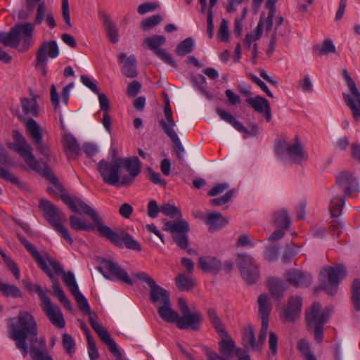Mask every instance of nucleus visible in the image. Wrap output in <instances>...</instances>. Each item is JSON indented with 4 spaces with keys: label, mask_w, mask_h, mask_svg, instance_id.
<instances>
[{
    "label": "nucleus",
    "mask_w": 360,
    "mask_h": 360,
    "mask_svg": "<svg viewBox=\"0 0 360 360\" xmlns=\"http://www.w3.org/2000/svg\"><path fill=\"white\" fill-rule=\"evenodd\" d=\"M9 337L12 340L27 339L30 346H39L37 338V324L32 314L26 311H20L18 316L12 317L7 321Z\"/></svg>",
    "instance_id": "obj_2"
},
{
    "label": "nucleus",
    "mask_w": 360,
    "mask_h": 360,
    "mask_svg": "<svg viewBox=\"0 0 360 360\" xmlns=\"http://www.w3.org/2000/svg\"><path fill=\"white\" fill-rule=\"evenodd\" d=\"M97 169L105 184L128 186L141 173V166L137 157L118 158L112 159L110 162L101 160L98 163Z\"/></svg>",
    "instance_id": "obj_1"
},
{
    "label": "nucleus",
    "mask_w": 360,
    "mask_h": 360,
    "mask_svg": "<svg viewBox=\"0 0 360 360\" xmlns=\"http://www.w3.org/2000/svg\"><path fill=\"white\" fill-rule=\"evenodd\" d=\"M342 77L346 81L350 92L349 94L343 93L344 100L351 110L353 117L357 120L360 118V91L347 70H343Z\"/></svg>",
    "instance_id": "obj_13"
},
{
    "label": "nucleus",
    "mask_w": 360,
    "mask_h": 360,
    "mask_svg": "<svg viewBox=\"0 0 360 360\" xmlns=\"http://www.w3.org/2000/svg\"><path fill=\"white\" fill-rule=\"evenodd\" d=\"M72 294L75 297L79 309L86 314H92L86 298L80 292L79 290Z\"/></svg>",
    "instance_id": "obj_47"
},
{
    "label": "nucleus",
    "mask_w": 360,
    "mask_h": 360,
    "mask_svg": "<svg viewBox=\"0 0 360 360\" xmlns=\"http://www.w3.org/2000/svg\"><path fill=\"white\" fill-rule=\"evenodd\" d=\"M37 98L36 96L33 95L30 99L27 98H22L20 99L22 110L25 115H31L36 117L39 116Z\"/></svg>",
    "instance_id": "obj_35"
},
{
    "label": "nucleus",
    "mask_w": 360,
    "mask_h": 360,
    "mask_svg": "<svg viewBox=\"0 0 360 360\" xmlns=\"http://www.w3.org/2000/svg\"><path fill=\"white\" fill-rule=\"evenodd\" d=\"M236 265L247 283L254 284L259 280L260 274L258 266L251 255L246 253L239 254L236 259Z\"/></svg>",
    "instance_id": "obj_12"
},
{
    "label": "nucleus",
    "mask_w": 360,
    "mask_h": 360,
    "mask_svg": "<svg viewBox=\"0 0 360 360\" xmlns=\"http://www.w3.org/2000/svg\"><path fill=\"white\" fill-rule=\"evenodd\" d=\"M27 134L32 140L37 150L43 155L47 161L52 158L49 146L44 141L45 130L32 118H29L25 123Z\"/></svg>",
    "instance_id": "obj_9"
},
{
    "label": "nucleus",
    "mask_w": 360,
    "mask_h": 360,
    "mask_svg": "<svg viewBox=\"0 0 360 360\" xmlns=\"http://www.w3.org/2000/svg\"><path fill=\"white\" fill-rule=\"evenodd\" d=\"M166 39L163 35H154L146 37L144 39V44L156 54L157 51H161L160 46L165 44Z\"/></svg>",
    "instance_id": "obj_43"
},
{
    "label": "nucleus",
    "mask_w": 360,
    "mask_h": 360,
    "mask_svg": "<svg viewBox=\"0 0 360 360\" xmlns=\"http://www.w3.org/2000/svg\"><path fill=\"white\" fill-rule=\"evenodd\" d=\"M98 233L101 236L106 238L117 247L122 248L124 245L130 250L136 251H141V250L139 242L134 240L130 234L123 231L117 233L103 224L99 229Z\"/></svg>",
    "instance_id": "obj_11"
},
{
    "label": "nucleus",
    "mask_w": 360,
    "mask_h": 360,
    "mask_svg": "<svg viewBox=\"0 0 360 360\" xmlns=\"http://www.w3.org/2000/svg\"><path fill=\"white\" fill-rule=\"evenodd\" d=\"M160 212L171 218H179L181 217V212L179 208L169 203H165L161 205Z\"/></svg>",
    "instance_id": "obj_51"
},
{
    "label": "nucleus",
    "mask_w": 360,
    "mask_h": 360,
    "mask_svg": "<svg viewBox=\"0 0 360 360\" xmlns=\"http://www.w3.org/2000/svg\"><path fill=\"white\" fill-rule=\"evenodd\" d=\"M259 314L261 318V325L262 335L265 330H268L269 328V316L271 313L272 307L267 295L263 293L258 297Z\"/></svg>",
    "instance_id": "obj_24"
},
{
    "label": "nucleus",
    "mask_w": 360,
    "mask_h": 360,
    "mask_svg": "<svg viewBox=\"0 0 360 360\" xmlns=\"http://www.w3.org/2000/svg\"><path fill=\"white\" fill-rule=\"evenodd\" d=\"M163 62L168 64L169 65L176 68V64L172 57L171 54L167 53L164 49L161 51H157L156 54Z\"/></svg>",
    "instance_id": "obj_64"
},
{
    "label": "nucleus",
    "mask_w": 360,
    "mask_h": 360,
    "mask_svg": "<svg viewBox=\"0 0 360 360\" xmlns=\"http://www.w3.org/2000/svg\"><path fill=\"white\" fill-rule=\"evenodd\" d=\"M41 307L53 325L59 328H64L65 320L61 309L58 305L53 304L51 301L49 300L45 304H41Z\"/></svg>",
    "instance_id": "obj_21"
},
{
    "label": "nucleus",
    "mask_w": 360,
    "mask_h": 360,
    "mask_svg": "<svg viewBox=\"0 0 360 360\" xmlns=\"http://www.w3.org/2000/svg\"><path fill=\"white\" fill-rule=\"evenodd\" d=\"M6 297H20L22 295L20 290L14 285L3 283L0 289Z\"/></svg>",
    "instance_id": "obj_53"
},
{
    "label": "nucleus",
    "mask_w": 360,
    "mask_h": 360,
    "mask_svg": "<svg viewBox=\"0 0 360 360\" xmlns=\"http://www.w3.org/2000/svg\"><path fill=\"white\" fill-rule=\"evenodd\" d=\"M200 268L207 272L217 274L221 269V262L215 257H201L199 258Z\"/></svg>",
    "instance_id": "obj_31"
},
{
    "label": "nucleus",
    "mask_w": 360,
    "mask_h": 360,
    "mask_svg": "<svg viewBox=\"0 0 360 360\" xmlns=\"http://www.w3.org/2000/svg\"><path fill=\"white\" fill-rule=\"evenodd\" d=\"M218 37L222 41H227L229 37V28L227 22L225 19H222L220 23Z\"/></svg>",
    "instance_id": "obj_63"
},
{
    "label": "nucleus",
    "mask_w": 360,
    "mask_h": 360,
    "mask_svg": "<svg viewBox=\"0 0 360 360\" xmlns=\"http://www.w3.org/2000/svg\"><path fill=\"white\" fill-rule=\"evenodd\" d=\"M182 316H179L177 320L176 326L180 329L191 328L193 330L199 329V325L202 323L203 317L202 314L195 310L181 314Z\"/></svg>",
    "instance_id": "obj_19"
},
{
    "label": "nucleus",
    "mask_w": 360,
    "mask_h": 360,
    "mask_svg": "<svg viewBox=\"0 0 360 360\" xmlns=\"http://www.w3.org/2000/svg\"><path fill=\"white\" fill-rule=\"evenodd\" d=\"M0 178L9 181L20 188L23 186L22 184L18 180V179L9 170L6 169L0 166Z\"/></svg>",
    "instance_id": "obj_55"
},
{
    "label": "nucleus",
    "mask_w": 360,
    "mask_h": 360,
    "mask_svg": "<svg viewBox=\"0 0 360 360\" xmlns=\"http://www.w3.org/2000/svg\"><path fill=\"white\" fill-rule=\"evenodd\" d=\"M162 20V18L160 15H154L142 21L141 27L143 30H146L157 25Z\"/></svg>",
    "instance_id": "obj_59"
},
{
    "label": "nucleus",
    "mask_w": 360,
    "mask_h": 360,
    "mask_svg": "<svg viewBox=\"0 0 360 360\" xmlns=\"http://www.w3.org/2000/svg\"><path fill=\"white\" fill-rule=\"evenodd\" d=\"M70 226L76 231L83 230L87 231H94V228L96 227L95 224L92 225L90 223H87L75 214L70 216Z\"/></svg>",
    "instance_id": "obj_41"
},
{
    "label": "nucleus",
    "mask_w": 360,
    "mask_h": 360,
    "mask_svg": "<svg viewBox=\"0 0 360 360\" xmlns=\"http://www.w3.org/2000/svg\"><path fill=\"white\" fill-rule=\"evenodd\" d=\"M207 316L211 324L218 335L219 336H226L227 331L224 323H222L221 319L218 316L216 311L212 308L209 309L207 310Z\"/></svg>",
    "instance_id": "obj_38"
},
{
    "label": "nucleus",
    "mask_w": 360,
    "mask_h": 360,
    "mask_svg": "<svg viewBox=\"0 0 360 360\" xmlns=\"http://www.w3.org/2000/svg\"><path fill=\"white\" fill-rule=\"evenodd\" d=\"M30 353L33 360H53L46 351V344L44 340L39 342V346L32 345L30 348Z\"/></svg>",
    "instance_id": "obj_33"
},
{
    "label": "nucleus",
    "mask_w": 360,
    "mask_h": 360,
    "mask_svg": "<svg viewBox=\"0 0 360 360\" xmlns=\"http://www.w3.org/2000/svg\"><path fill=\"white\" fill-rule=\"evenodd\" d=\"M39 207L44 212V218L51 227L69 244H72L73 239L69 233L68 229L63 225L67 221L65 214L54 204L47 200H41Z\"/></svg>",
    "instance_id": "obj_5"
},
{
    "label": "nucleus",
    "mask_w": 360,
    "mask_h": 360,
    "mask_svg": "<svg viewBox=\"0 0 360 360\" xmlns=\"http://www.w3.org/2000/svg\"><path fill=\"white\" fill-rule=\"evenodd\" d=\"M63 280L71 293L79 290L75 276L71 271L64 272L63 274Z\"/></svg>",
    "instance_id": "obj_52"
},
{
    "label": "nucleus",
    "mask_w": 360,
    "mask_h": 360,
    "mask_svg": "<svg viewBox=\"0 0 360 360\" xmlns=\"http://www.w3.org/2000/svg\"><path fill=\"white\" fill-rule=\"evenodd\" d=\"M347 275V270L342 264L335 266H327L323 267L319 274V288L326 292L328 295L336 293L340 280Z\"/></svg>",
    "instance_id": "obj_8"
},
{
    "label": "nucleus",
    "mask_w": 360,
    "mask_h": 360,
    "mask_svg": "<svg viewBox=\"0 0 360 360\" xmlns=\"http://www.w3.org/2000/svg\"><path fill=\"white\" fill-rule=\"evenodd\" d=\"M176 245L181 249H186L188 245L187 233H177L172 235Z\"/></svg>",
    "instance_id": "obj_58"
},
{
    "label": "nucleus",
    "mask_w": 360,
    "mask_h": 360,
    "mask_svg": "<svg viewBox=\"0 0 360 360\" xmlns=\"http://www.w3.org/2000/svg\"><path fill=\"white\" fill-rule=\"evenodd\" d=\"M103 22L110 41L113 44L117 43L118 41V32L115 24L106 15H103Z\"/></svg>",
    "instance_id": "obj_44"
},
{
    "label": "nucleus",
    "mask_w": 360,
    "mask_h": 360,
    "mask_svg": "<svg viewBox=\"0 0 360 360\" xmlns=\"http://www.w3.org/2000/svg\"><path fill=\"white\" fill-rule=\"evenodd\" d=\"M165 231H169L172 234L177 233H188L190 230L188 223L184 219L174 221H167L163 226Z\"/></svg>",
    "instance_id": "obj_37"
},
{
    "label": "nucleus",
    "mask_w": 360,
    "mask_h": 360,
    "mask_svg": "<svg viewBox=\"0 0 360 360\" xmlns=\"http://www.w3.org/2000/svg\"><path fill=\"white\" fill-rule=\"evenodd\" d=\"M275 225L279 229H288L290 225V220L288 212L285 210L275 212L274 215Z\"/></svg>",
    "instance_id": "obj_46"
},
{
    "label": "nucleus",
    "mask_w": 360,
    "mask_h": 360,
    "mask_svg": "<svg viewBox=\"0 0 360 360\" xmlns=\"http://www.w3.org/2000/svg\"><path fill=\"white\" fill-rule=\"evenodd\" d=\"M193 39L191 37L186 38L177 45L176 53L180 56H184L193 51Z\"/></svg>",
    "instance_id": "obj_45"
},
{
    "label": "nucleus",
    "mask_w": 360,
    "mask_h": 360,
    "mask_svg": "<svg viewBox=\"0 0 360 360\" xmlns=\"http://www.w3.org/2000/svg\"><path fill=\"white\" fill-rule=\"evenodd\" d=\"M62 344L65 349V350L69 354H72L75 352V342L72 337L68 334L65 333L63 335Z\"/></svg>",
    "instance_id": "obj_56"
},
{
    "label": "nucleus",
    "mask_w": 360,
    "mask_h": 360,
    "mask_svg": "<svg viewBox=\"0 0 360 360\" xmlns=\"http://www.w3.org/2000/svg\"><path fill=\"white\" fill-rule=\"evenodd\" d=\"M59 53V49L56 41H43L36 53V68L39 69L44 76H46L47 74L48 57L56 58L58 56Z\"/></svg>",
    "instance_id": "obj_14"
},
{
    "label": "nucleus",
    "mask_w": 360,
    "mask_h": 360,
    "mask_svg": "<svg viewBox=\"0 0 360 360\" xmlns=\"http://www.w3.org/2000/svg\"><path fill=\"white\" fill-rule=\"evenodd\" d=\"M246 103L250 105L255 111L262 113L269 104L265 98L260 96L250 97L246 99Z\"/></svg>",
    "instance_id": "obj_42"
},
{
    "label": "nucleus",
    "mask_w": 360,
    "mask_h": 360,
    "mask_svg": "<svg viewBox=\"0 0 360 360\" xmlns=\"http://www.w3.org/2000/svg\"><path fill=\"white\" fill-rule=\"evenodd\" d=\"M302 306V300L300 297H290L283 314L285 321L294 322L300 315Z\"/></svg>",
    "instance_id": "obj_22"
},
{
    "label": "nucleus",
    "mask_w": 360,
    "mask_h": 360,
    "mask_svg": "<svg viewBox=\"0 0 360 360\" xmlns=\"http://www.w3.org/2000/svg\"><path fill=\"white\" fill-rule=\"evenodd\" d=\"M284 276L290 285L296 287H308L312 281L309 274L297 269L287 270Z\"/></svg>",
    "instance_id": "obj_20"
},
{
    "label": "nucleus",
    "mask_w": 360,
    "mask_h": 360,
    "mask_svg": "<svg viewBox=\"0 0 360 360\" xmlns=\"http://www.w3.org/2000/svg\"><path fill=\"white\" fill-rule=\"evenodd\" d=\"M298 349L302 353L304 360H317L314 353L311 351L309 344L304 340L298 343Z\"/></svg>",
    "instance_id": "obj_54"
},
{
    "label": "nucleus",
    "mask_w": 360,
    "mask_h": 360,
    "mask_svg": "<svg viewBox=\"0 0 360 360\" xmlns=\"http://www.w3.org/2000/svg\"><path fill=\"white\" fill-rule=\"evenodd\" d=\"M221 340L219 342V352L221 354L227 358H233L234 355L240 356L241 349L236 347L234 341L226 332V336H219Z\"/></svg>",
    "instance_id": "obj_25"
},
{
    "label": "nucleus",
    "mask_w": 360,
    "mask_h": 360,
    "mask_svg": "<svg viewBox=\"0 0 360 360\" xmlns=\"http://www.w3.org/2000/svg\"><path fill=\"white\" fill-rule=\"evenodd\" d=\"M328 321V314L322 310L319 302H314L309 309L306 311V322L308 330L313 327L324 326Z\"/></svg>",
    "instance_id": "obj_17"
},
{
    "label": "nucleus",
    "mask_w": 360,
    "mask_h": 360,
    "mask_svg": "<svg viewBox=\"0 0 360 360\" xmlns=\"http://www.w3.org/2000/svg\"><path fill=\"white\" fill-rule=\"evenodd\" d=\"M203 220L212 231H217L229 223V221L221 214L217 212L208 213L203 217Z\"/></svg>",
    "instance_id": "obj_29"
},
{
    "label": "nucleus",
    "mask_w": 360,
    "mask_h": 360,
    "mask_svg": "<svg viewBox=\"0 0 360 360\" xmlns=\"http://www.w3.org/2000/svg\"><path fill=\"white\" fill-rule=\"evenodd\" d=\"M165 118L159 121L160 126L162 129L165 134L171 139L172 143L176 147V155L179 160L183 158L182 153L185 150L182 146L181 141L174 130L176 122L173 119L172 110L169 104V101L167 99L164 108Z\"/></svg>",
    "instance_id": "obj_10"
},
{
    "label": "nucleus",
    "mask_w": 360,
    "mask_h": 360,
    "mask_svg": "<svg viewBox=\"0 0 360 360\" xmlns=\"http://www.w3.org/2000/svg\"><path fill=\"white\" fill-rule=\"evenodd\" d=\"M267 330H265L262 335V328L260 329L258 336V341L256 342L255 332L252 327L248 324L243 328L242 335V342L245 348L252 349L258 352H261L262 345L264 344L266 338Z\"/></svg>",
    "instance_id": "obj_16"
},
{
    "label": "nucleus",
    "mask_w": 360,
    "mask_h": 360,
    "mask_svg": "<svg viewBox=\"0 0 360 360\" xmlns=\"http://www.w3.org/2000/svg\"><path fill=\"white\" fill-rule=\"evenodd\" d=\"M175 284L181 291H190L195 285V280L191 275L179 274L175 278Z\"/></svg>",
    "instance_id": "obj_39"
},
{
    "label": "nucleus",
    "mask_w": 360,
    "mask_h": 360,
    "mask_svg": "<svg viewBox=\"0 0 360 360\" xmlns=\"http://www.w3.org/2000/svg\"><path fill=\"white\" fill-rule=\"evenodd\" d=\"M12 137L14 143H7L8 148L15 150L26 162L28 167L38 173H43L44 165L37 160L33 155V149L26 139L17 130H13Z\"/></svg>",
    "instance_id": "obj_6"
},
{
    "label": "nucleus",
    "mask_w": 360,
    "mask_h": 360,
    "mask_svg": "<svg viewBox=\"0 0 360 360\" xmlns=\"http://www.w3.org/2000/svg\"><path fill=\"white\" fill-rule=\"evenodd\" d=\"M158 309V313L160 318L168 323H177L179 313L172 308L170 300L162 303Z\"/></svg>",
    "instance_id": "obj_30"
},
{
    "label": "nucleus",
    "mask_w": 360,
    "mask_h": 360,
    "mask_svg": "<svg viewBox=\"0 0 360 360\" xmlns=\"http://www.w3.org/2000/svg\"><path fill=\"white\" fill-rule=\"evenodd\" d=\"M44 175L54 185V186L60 191V198L62 201L67 205L68 207L75 213L77 214H87L95 226H96L97 231H99V229L103 225V221L101 218L99 217L97 212L91 207L89 205H87L84 201H83L81 198L69 195L65 193V188L63 186L58 182V179L56 176L52 173L48 165H44Z\"/></svg>",
    "instance_id": "obj_3"
},
{
    "label": "nucleus",
    "mask_w": 360,
    "mask_h": 360,
    "mask_svg": "<svg viewBox=\"0 0 360 360\" xmlns=\"http://www.w3.org/2000/svg\"><path fill=\"white\" fill-rule=\"evenodd\" d=\"M34 30V25L31 22L15 24L8 32H0V44L16 49L22 43L27 50L33 43Z\"/></svg>",
    "instance_id": "obj_4"
},
{
    "label": "nucleus",
    "mask_w": 360,
    "mask_h": 360,
    "mask_svg": "<svg viewBox=\"0 0 360 360\" xmlns=\"http://www.w3.org/2000/svg\"><path fill=\"white\" fill-rule=\"evenodd\" d=\"M89 321L92 328L104 344L106 345L113 340L108 331L98 322L97 316L95 314L89 315Z\"/></svg>",
    "instance_id": "obj_32"
},
{
    "label": "nucleus",
    "mask_w": 360,
    "mask_h": 360,
    "mask_svg": "<svg viewBox=\"0 0 360 360\" xmlns=\"http://www.w3.org/2000/svg\"><path fill=\"white\" fill-rule=\"evenodd\" d=\"M345 198H338L336 196L333 197L330 201V210L331 217H338L342 211V207L345 203Z\"/></svg>",
    "instance_id": "obj_50"
},
{
    "label": "nucleus",
    "mask_w": 360,
    "mask_h": 360,
    "mask_svg": "<svg viewBox=\"0 0 360 360\" xmlns=\"http://www.w3.org/2000/svg\"><path fill=\"white\" fill-rule=\"evenodd\" d=\"M278 257V247L275 245H271L266 248L264 252V257L269 262L275 261Z\"/></svg>",
    "instance_id": "obj_61"
},
{
    "label": "nucleus",
    "mask_w": 360,
    "mask_h": 360,
    "mask_svg": "<svg viewBox=\"0 0 360 360\" xmlns=\"http://www.w3.org/2000/svg\"><path fill=\"white\" fill-rule=\"evenodd\" d=\"M216 112L221 120L231 124L239 132L248 133L247 128L229 112L219 108L216 109Z\"/></svg>",
    "instance_id": "obj_36"
},
{
    "label": "nucleus",
    "mask_w": 360,
    "mask_h": 360,
    "mask_svg": "<svg viewBox=\"0 0 360 360\" xmlns=\"http://www.w3.org/2000/svg\"><path fill=\"white\" fill-rule=\"evenodd\" d=\"M118 61L123 63L122 72L127 77L134 78L137 76L136 59L134 55L127 56L126 53H122L118 56Z\"/></svg>",
    "instance_id": "obj_26"
},
{
    "label": "nucleus",
    "mask_w": 360,
    "mask_h": 360,
    "mask_svg": "<svg viewBox=\"0 0 360 360\" xmlns=\"http://www.w3.org/2000/svg\"><path fill=\"white\" fill-rule=\"evenodd\" d=\"M98 270L106 279L119 281L129 285L133 284L127 271L110 259H103Z\"/></svg>",
    "instance_id": "obj_15"
},
{
    "label": "nucleus",
    "mask_w": 360,
    "mask_h": 360,
    "mask_svg": "<svg viewBox=\"0 0 360 360\" xmlns=\"http://www.w3.org/2000/svg\"><path fill=\"white\" fill-rule=\"evenodd\" d=\"M19 239L25 249L31 254L34 261L37 263L41 270L50 278H53V273L49 269L46 260L42 257L41 254L37 251L35 246L28 241L25 237H19Z\"/></svg>",
    "instance_id": "obj_23"
},
{
    "label": "nucleus",
    "mask_w": 360,
    "mask_h": 360,
    "mask_svg": "<svg viewBox=\"0 0 360 360\" xmlns=\"http://www.w3.org/2000/svg\"><path fill=\"white\" fill-rule=\"evenodd\" d=\"M53 282V290L54 294L58 297L60 302L62 303L63 307L72 311L73 310L70 301L67 298L65 292L59 285L58 280L54 278L53 276V278H51Z\"/></svg>",
    "instance_id": "obj_40"
},
{
    "label": "nucleus",
    "mask_w": 360,
    "mask_h": 360,
    "mask_svg": "<svg viewBox=\"0 0 360 360\" xmlns=\"http://www.w3.org/2000/svg\"><path fill=\"white\" fill-rule=\"evenodd\" d=\"M2 257L4 262L7 265L9 270L13 273L14 277L18 280L20 278V270L16 266L15 263L11 259V257L5 255L4 252L0 254Z\"/></svg>",
    "instance_id": "obj_57"
},
{
    "label": "nucleus",
    "mask_w": 360,
    "mask_h": 360,
    "mask_svg": "<svg viewBox=\"0 0 360 360\" xmlns=\"http://www.w3.org/2000/svg\"><path fill=\"white\" fill-rule=\"evenodd\" d=\"M275 151L281 159L288 158L297 164L307 161L309 158L307 152L304 150L297 136L294 142H289L286 139L276 140Z\"/></svg>",
    "instance_id": "obj_7"
},
{
    "label": "nucleus",
    "mask_w": 360,
    "mask_h": 360,
    "mask_svg": "<svg viewBox=\"0 0 360 360\" xmlns=\"http://www.w3.org/2000/svg\"><path fill=\"white\" fill-rule=\"evenodd\" d=\"M314 51L319 55H327L335 52V46L330 39H326L323 44H319L314 48Z\"/></svg>",
    "instance_id": "obj_49"
},
{
    "label": "nucleus",
    "mask_w": 360,
    "mask_h": 360,
    "mask_svg": "<svg viewBox=\"0 0 360 360\" xmlns=\"http://www.w3.org/2000/svg\"><path fill=\"white\" fill-rule=\"evenodd\" d=\"M150 297L153 302L164 303L170 300L169 292L167 290L162 288L155 282V285L150 286Z\"/></svg>",
    "instance_id": "obj_34"
},
{
    "label": "nucleus",
    "mask_w": 360,
    "mask_h": 360,
    "mask_svg": "<svg viewBox=\"0 0 360 360\" xmlns=\"http://www.w3.org/2000/svg\"><path fill=\"white\" fill-rule=\"evenodd\" d=\"M336 183L338 186H335L333 189L335 191L342 189L346 195L359 191V184L352 172H342L340 173L337 176Z\"/></svg>",
    "instance_id": "obj_18"
},
{
    "label": "nucleus",
    "mask_w": 360,
    "mask_h": 360,
    "mask_svg": "<svg viewBox=\"0 0 360 360\" xmlns=\"http://www.w3.org/2000/svg\"><path fill=\"white\" fill-rule=\"evenodd\" d=\"M63 148L68 160L75 159L81 153L79 145L75 138L70 134L63 136Z\"/></svg>",
    "instance_id": "obj_27"
},
{
    "label": "nucleus",
    "mask_w": 360,
    "mask_h": 360,
    "mask_svg": "<svg viewBox=\"0 0 360 360\" xmlns=\"http://www.w3.org/2000/svg\"><path fill=\"white\" fill-rule=\"evenodd\" d=\"M46 6L44 1L40 2V4L37 6V15L34 18V25L41 24L46 15Z\"/></svg>",
    "instance_id": "obj_60"
},
{
    "label": "nucleus",
    "mask_w": 360,
    "mask_h": 360,
    "mask_svg": "<svg viewBox=\"0 0 360 360\" xmlns=\"http://www.w3.org/2000/svg\"><path fill=\"white\" fill-rule=\"evenodd\" d=\"M352 300L354 309L360 311V279H354L352 285Z\"/></svg>",
    "instance_id": "obj_48"
},
{
    "label": "nucleus",
    "mask_w": 360,
    "mask_h": 360,
    "mask_svg": "<svg viewBox=\"0 0 360 360\" xmlns=\"http://www.w3.org/2000/svg\"><path fill=\"white\" fill-rule=\"evenodd\" d=\"M233 195V191H229L223 196L210 200V202L214 206H219L228 202Z\"/></svg>",
    "instance_id": "obj_62"
},
{
    "label": "nucleus",
    "mask_w": 360,
    "mask_h": 360,
    "mask_svg": "<svg viewBox=\"0 0 360 360\" xmlns=\"http://www.w3.org/2000/svg\"><path fill=\"white\" fill-rule=\"evenodd\" d=\"M268 289L274 299L281 301L287 289V285L283 280L278 278H270L268 280Z\"/></svg>",
    "instance_id": "obj_28"
}]
</instances>
